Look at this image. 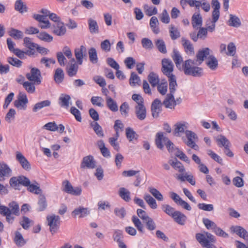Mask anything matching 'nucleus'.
I'll return each instance as SVG.
<instances>
[{
	"mask_svg": "<svg viewBox=\"0 0 248 248\" xmlns=\"http://www.w3.org/2000/svg\"><path fill=\"white\" fill-rule=\"evenodd\" d=\"M211 4L212 7L214 8V10L212 12V16L214 18L213 22H217L220 16V3L219 2L218 0H212Z\"/></svg>",
	"mask_w": 248,
	"mask_h": 248,
	"instance_id": "24",
	"label": "nucleus"
},
{
	"mask_svg": "<svg viewBox=\"0 0 248 248\" xmlns=\"http://www.w3.org/2000/svg\"><path fill=\"white\" fill-rule=\"evenodd\" d=\"M9 35L15 39H20L23 37V32L19 30L11 28L8 32Z\"/></svg>",
	"mask_w": 248,
	"mask_h": 248,
	"instance_id": "46",
	"label": "nucleus"
},
{
	"mask_svg": "<svg viewBox=\"0 0 248 248\" xmlns=\"http://www.w3.org/2000/svg\"><path fill=\"white\" fill-rule=\"evenodd\" d=\"M171 58L176 67L186 76L200 78L203 75V68L194 65V60L188 59L183 62L182 56L176 49H173Z\"/></svg>",
	"mask_w": 248,
	"mask_h": 248,
	"instance_id": "1",
	"label": "nucleus"
},
{
	"mask_svg": "<svg viewBox=\"0 0 248 248\" xmlns=\"http://www.w3.org/2000/svg\"><path fill=\"white\" fill-rule=\"evenodd\" d=\"M106 104L108 108L113 112H116L118 110V106L115 101L111 97L107 96L106 98Z\"/></svg>",
	"mask_w": 248,
	"mask_h": 248,
	"instance_id": "39",
	"label": "nucleus"
},
{
	"mask_svg": "<svg viewBox=\"0 0 248 248\" xmlns=\"http://www.w3.org/2000/svg\"><path fill=\"white\" fill-rule=\"evenodd\" d=\"M70 100L69 95L62 94L59 98V104L61 107L67 108L69 107Z\"/></svg>",
	"mask_w": 248,
	"mask_h": 248,
	"instance_id": "29",
	"label": "nucleus"
},
{
	"mask_svg": "<svg viewBox=\"0 0 248 248\" xmlns=\"http://www.w3.org/2000/svg\"><path fill=\"white\" fill-rule=\"evenodd\" d=\"M182 45L186 52L190 55L194 54V47L189 40L184 38L182 39Z\"/></svg>",
	"mask_w": 248,
	"mask_h": 248,
	"instance_id": "34",
	"label": "nucleus"
},
{
	"mask_svg": "<svg viewBox=\"0 0 248 248\" xmlns=\"http://www.w3.org/2000/svg\"><path fill=\"white\" fill-rule=\"evenodd\" d=\"M90 61L93 63H96L98 62L97 52L95 48L91 47L88 51Z\"/></svg>",
	"mask_w": 248,
	"mask_h": 248,
	"instance_id": "51",
	"label": "nucleus"
},
{
	"mask_svg": "<svg viewBox=\"0 0 248 248\" xmlns=\"http://www.w3.org/2000/svg\"><path fill=\"white\" fill-rule=\"evenodd\" d=\"M177 84H169V93L166 94V97L162 102L166 108L174 109V94L176 90Z\"/></svg>",
	"mask_w": 248,
	"mask_h": 248,
	"instance_id": "4",
	"label": "nucleus"
},
{
	"mask_svg": "<svg viewBox=\"0 0 248 248\" xmlns=\"http://www.w3.org/2000/svg\"><path fill=\"white\" fill-rule=\"evenodd\" d=\"M75 56L77 60V62L79 65L82 64L83 60L84 57L87 55V49L83 45L79 48H76L74 50Z\"/></svg>",
	"mask_w": 248,
	"mask_h": 248,
	"instance_id": "13",
	"label": "nucleus"
},
{
	"mask_svg": "<svg viewBox=\"0 0 248 248\" xmlns=\"http://www.w3.org/2000/svg\"><path fill=\"white\" fill-rule=\"evenodd\" d=\"M216 141L219 147L225 148L231 145L230 141L223 135H219L216 138Z\"/></svg>",
	"mask_w": 248,
	"mask_h": 248,
	"instance_id": "30",
	"label": "nucleus"
},
{
	"mask_svg": "<svg viewBox=\"0 0 248 248\" xmlns=\"http://www.w3.org/2000/svg\"><path fill=\"white\" fill-rule=\"evenodd\" d=\"M12 174V170L4 163H0V181L4 180V177H10Z\"/></svg>",
	"mask_w": 248,
	"mask_h": 248,
	"instance_id": "22",
	"label": "nucleus"
},
{
	"mask_svg": "<svg viewBox=\"0 0 248 248\" xmlns=\"http://www.w3.org/2000/svg\"><path fill=\"white\" fill-rule=\"evenodd\" d=\"M140 81V77L134 72L131 73L129 79V83L131 86H135L136 84H139Z\"/></svg>",
	"mask_w": 248,
	"mask_h": 248,
	"instance_id": "62",
	"label": "nucleus"
},
{
	"mask_svg": "<svg viewBox=\"0 0 248 248\" xmlns=\"http://www.w3.org/2000/svg\"><path fill=\"white\" fill-rule=\"evenodd\" d=\"M144 222L146 224V228L149 231H153L156 228V224L153 219L150 217H147V219L145 220Z\"/></svg>",
	"mask_w": 248,
	"mask_h": 248,
	"instance_id": "61",
	"label": "nucleus"
},
{
	"mask_svg": "<svg viewBox=\"0 0 248 248\" xmlns=\"http://www.w3.org/2000/svg\"><path fill=\"white\" fill-rule=\"evenodd\" d=\"M155 45L158 50L163 54H166L167 52L165 42L161 39H158L155 41Z\"/></svg>",
	"mask_w": 248,
	"mask_h": 248,
	"instance_id": "43",
	"label": "nucleus"
},
{
	"mask_svg": "<svg viewBox=\"0 0 248 248\" xmlns=\"http://www.w3.org/2000/svg\"><path fill=\"white\" fill-rule=\"evenodd\" d=\"M26 78L30 81L33 82L38 85L41 83V74L40 70L35 67H32L31 72L26 74Z\"/></svg>",
	"mask_w": 248,
	"mask_h": 248,
	"instance_id": "8",
	"label": "nucleus"
},
{
	"mask_svg": "<svg viewBox=\"0 0 248 248\" xmlns=\"http://www.w3.org/2000/svg\"><path fill=\"white\" fill-rule=\"evenodd\" d=\"M148 79L151 85L155 87L158 84L159 79L157 74L152 72H150L148 76Z\"/></svg>",
	"mask_w": 248,
	"mask_h": 248,
	"instance_id": "41",
	"label": "nucleus"
},
{
	"mask_svg": "<svg viewBox=\"0 0 248 248\" xmlns=\"http://www.w3.org/2000/svg\"><path fill=\"white\" fill-rule=\"evenodd\" d=\"M9 207L11 209L12 214L15 216H18L20 215L19 207L17 202L13 201L8 204Z\"/></svg>",
	"mask_w": 248,
	"mask_h": 248,
	"instance_id": "53",
	"label": "nucleus"
},
{
	"mask_svg": "<svg viewBox=\"0 0 248 248\" xmlns=\"http://www.w3.org/2000/svg\"><path fill=\"white\" fill-rule=\"evenodd\" d=\"M80 167L81 168H94L95 167V162L93 159V156L92 155H88L84 157L83 158Z\"/></svg>",
	"mask_w": 248,
	"mask_h": 248,
	"instance_id": "23",
	"label": "nucleus"
},
{
	"mask_svg": "<svg viewBox=\"0 0 248 248\" xmlns=\"http://www.w3.org/2000/svg\"><path fill=\"white\" fill-rule=\"evenodd\" d=\"M231 232L236 233L240 237L244 238L247 232L243 227L240 226H233L230 228Z\"/></svg>",
	"mask_w": 248,
	"mask_h": 248,
	"instance_id": "37",
	"label": "nucleus"
},
{
	"mask_svg": "<svg viewBox=\"0 0 248 248\" xmlns=\"http://www.w3.org/2000/svg\"><path fill=\"white\" fill-rule=\"evenodd\" d=\"M126 136L130 141L134 139H137L138 135L133 129L130 127H128L125 129Z\"/></svg>",
	"mask_w": 248,
	"mask_h": 248,
	"instance_id": "55",
	"label": "nucleus"
},
{
	"mask_svg": "<svg viewBox=\"0 0 248 248\" xmlns=\"http://www.w3.org/2000/svg\"><path fill=\"white\" fill-rule=\"evenodd\" d=\"M169 163L175 170H178V171L183 173L185 171V169L182 164L181 162L178 161L177 159H175L174 161L172 160H170L169 161Z\"/></svg>",
	"mask_w": 248,
	"mask_h": 248,
	"instance_id": "42",
	"label": "nucleus"
},
{
	"mask_svg": "<svg viewBox=\"0 0 248 248\" xmlns=\"http://www.w3.org/2000/svg\"><path fill=\"white\" fill-rule=\"evenodd\" d=\"M230 18L228 21V24L231 27L238 28L241 25V22L239 18L235 15L230 14Z\"/></svg>",
	"mask_w": 248,
	"mask_h": 248,
	"instance_id": "33",
	"label": "nucleus"
},
{
	"mask_svg": "<svg viewBox=\"0 0 248 248\" xmlns=\"http://www.w3.org/2000/svg\"><path fill=\"white\" fill-rule=\"evenodd\" d=\"M37 37L42 41L46 42H50L53 40V37L45 31L40 32L37 35Z\"/></svg>",
	"mask_w": 248,
	"mask_h": 248,
	"instance_id": "50",
	"label": "nucleus"
},
{
	"mask_svg": "<svg viewBox=\"0 0 248 248\" xmlns=\"http://www.w3.org/2000/svg\"><path fill=\"white\" fill-rule=\"evenodd\" d=\"M62 190L73 195L79 196L81 193L82 189L79 186L74 187L68 180H65L62 184Z\"/></svg>",
	"mask_w": 248,
	"mask_h": 248,
	"instance_id": "9",
	"label": "nucleus"
},
{
	"mask_svg": "<svg viewBox=\"0 0 248 248\" xmlns=\"http://www.w3.org/2000/svg\"><path fill=\"white\" fill-rule=\"evenodd\" d=\"M216 23L214 22L213 25L208 27V28L200 27L198 32V36L202 40H205L207 37L208 31L213 32L215 30Z\"/></svg>",
	"mask_w": 248,
	"mask_h": 248,
	"instance_id": "19",
	"label": "nucleus"
},
{
	"mask_svg": "<svg viewBox=\"0 0 248 248\" xmlns=\"http://www.w3.org/2000/svg\"><path fill=\"white\" fill-rule=\"evenodd\" d=\"M163 105L161 101L158 98L155 99L151 104V112L154 118H157L159 114L162 111V106Z\"/></svg>",
	"mask_w": 248,
	"mask_h": 248,
	"instance_id": "14",
	"label": "nucleus"
},
{
	"mask_svg": "<svg viewBox=\"0 0 248 248\" xmlns=\"http://www.w3.org/2000/svg\"><path fill=\"white\" fill-rule=\"evenodd\" d=\"M35 85L36 84L33 82L26 81L23 86L28 93L32 94L35 92Z\"/></svg>",
	"mask_w": 248,
	"mask_h": 248,
	"instance_id": "47",
	"label": "nucleus"
},
{
	"mask_svg": "<svg viewBox=\"0 0 248 248\" xmlns=\"http://www.w3.org/2000/svg\"><path fill=\"white\" fill-rule=\"evenodd\" d=\"M120 197L126 202H129L130 198V192L124 187H121L119 190Z\"/></svg>",
	"mask_w": 248,
	"mask_h": 248,
	"instance_id": "45",
	"label": "nucleus"
},
{
	"mask_svg": "<svg viewBox=\"0 0 248 248\" xmlns=\"http://www.w3.org/2000/svg\"><path fill=\"white\" fill-rule=\"evenodd\" d=\"M210 51V49L208 47L204 48L202 49H200L197 53L196 56V60L195 61H194V65H201L204 61V59L209 55Z\"/></svg>",
	"mask_w": 248,
	"mask_h": 248,
	"instance_id": "11",
	"label": "nucleus"
},
{
	"mask_svg": "<svg viewBox=\"0 0 248 248\" xmlns=\"http://www.w3.org/2000/svg\"><path fill=\"white\" fill-rule=\"evenodd\" d=\"M71 63L66 67V72L68 76L72 77L76 76L78 69V64L75 62L74 58L71 60Z\"/></svg>",
	"mask_w": 248,
	"mask_h": 248,
	"instance_id": "18",
	"label": "nucleus"
},
{
	"mask_svg": "<svg viewBox=\"0 0 248 248\" xmlns=\"http://www.w3.org/2000/svg\"><path fill=\"white\" fill-rule=\"evenodd\" d=\"M47 225L49 226V230L53 234L56 233L59 228L60 224V217L59 216L51 215L46 217Z\"/></svg>",
	"mask_w": 248,
	"mask_h": 248,
	"instance_id": "7",
	"label": "nucleus"
},
{
	"mask_svg": "<svg viewBox=\"0 0 248 248\" xmlns=\"http://www.w3.org/2000/svg\"><path fill=\"white\" fill-rule=\"evenodd\" d=\"M149 24L154 33L156 34L159 32L160 30L158 27L159 21L156 16H152L151 18Z\"/></svg>",
	"mask_w": 248,
	"mask_h": 248,
	"instance_id": "38",
	"label": "nucleus"
},
{
	"mask_svg": "<svg viewBox=\"0 0 248 248\" xmlns=\"http://www.w3.org/2000/svg\"><path fill=\"white\" fill-rule=\"evenodd\" d=\"M207 66L212 70H216L218 67V61L213 55H210L206 62Z\"/></svg>",
	"mask_w": 248,
	"mask_h": 248,
	"instance_id": "28",
	"label": "nucleus"
},
{
	"mask_svg": "<svg viewBox=\"0 0 248 248\" xmlns=\"http://www.w3.org/2000/svg\"><path fill=\"white\" fill-rule=\"evenodd\" d=\"M88 28L91 34H98L99 32V28L96 21L91 18L88 19Z\"/></svg>",
	"mask_w": 248,
	"mask_h": 248,
	"instance_id": "25",
	"label": "nucleus"
},
{
	"mask_svg": "<svg viewBox=\"0 0 248 248\" xmlns=\"http://www.w3.org/2000/svg\"><path fill=\"white\" fill-rule=\"evenodd\" d=\"M191 23L194 28L201 27L202 24V18L199 12L195 13L191 19Z\"/></svg>",
	"mask_w": 248,
	"mask_h": 248,
	"instance_id": "26",
	"label": "nucleus"
},
{
	"mask_svg": "<svg viewBox=\"0 0 248 248\" xmlns=\"http://www.w3.org/2000/svg\"><path fill=\"white\" fill-rule=\"evenodd\" d=\"M196 239L203 247L217 248L214 245L211 244V243L215 242L216 239L215 236L209 232H204V233H196Z\"/></svg>",
	"mask_w": 248,
	"mask_h": 248,
	"instance_id": "3",
	"label": "nucleus"
},
{
	"mask_svg": "<svg viewBox=\"0 0 248 248\" xmlns=\"http://www.w3.org/2000/svg\"><path fill=\"white\" fill-rule=\"evenodd\" d=\"M91 126L93 127L96 134L100 137H103L104 134L102 128L97 122H93L91 123Z\"/></svg>",
	"mask_w": 248,
	"mask_h": 248,
	"instance_id": "49",
	"label": "nucleus"
},
{
	"mask_svg": "<svg viewBox=\"0 0 248 248\" xmlns=\"http://www.w3.org/2000/svg\"><path fill=\"white\" fill-rule=\"evenodd\" d=\"M155 144L158 148L162 149L163 147L162 142H164L169 152H172L174 148V144L166 137H164L162 132H158L156 134Z\"/></svg>",
	"mask_w": 248,
	"mask_h": 248,
	"instance_id": "5",
	"label": "nucleus"
},
{
	"mask_svg": "<svg viewBox=\"0 0 248 248\" xmlns=\"http://www.w3.org/2000/svg\"><path fill=\"white\" fill-rule=\"evenodd\" d=\"M51 101L49 100H45L36 103L32 108V111L36 112L45 107L50 106Z\"/></svg>",
	"mask_w": 248,
	"mask_h": 248,
	"instance_id": "35",
	"label": "nucleus"
},
{
	"mask_svg": "<svg viewBox=\"0 0 248 248\" xmlns=\"http://www.w3.org/2000/svg\"><path fill=\"white\" fill-rule=\"evenodd\" d=\"M169 32L172 40H176L180 36V33L179 31L172 25L170 26Z\"/></svg>",
	"mask_w": 248,
	"mask_h": 248,
	"instance_id": "52",
	"label": "nucleus"
},
{
	"mask_svg": "<svg viewBox=\"0 0 248 248\" xmlns=\"http://www.w3.org/2000/svg\"><path fill=\"white\" fill-rule=\"evenodd\" d=\"M202 222L208 230L211 229L213 231L217 226L214 222L207 218H203Z\"/></svg>",
	"mask_w": 248,
	"mask_h": 248,
	"instance_id": "60",
	"label": "nucleus"
},
{
	"mask_svg": "<svg viewBox=\"0 0 248 248\" xmlns=\"http://www.w3.org/2000/svg\"><path fill=\"white\" fill-rule=\"evenodd\" d=\"M28 103V99L26 93L20 92L18 95L17 99L14 101V105L16 108L20 109H26Z\"/></svg>",
	"mask_w": 248,
	"mask_h": 248,
	"instance_id": "10",
	"label": "nucleus"
},
{
	"mask_svg": "<svg viewBox=\"0 0 248 248\" xmlns=\"http://www.w3.org/2000/svg\"><path fill=\"white\" fill-rule=\"evenodd\" d=\"M177 179L182 182H184L185 180L187 181L191 185H195L196 182L193 179V175H187L183 176V174H179L177 176Z\"/></svg>",
	"mask_w": 248,
	"mask_h": 248,
	"instance_id": "48",
	"label": "nucleus"
},
{
	"mask_svg": "<svg viewBox=\"0 0 248 248\" xmlns=\"http://www.w3.org/2000/svg\"><path fill=\"white\" fill-rule=\"evenodd\" d=\"M32 221L27 217L23 216L22 220L19 222V224L21 225L22 228L25 230H28L31 226V223Z\"/></svg>",
	"mask_w": 248,
	"mask_h": 248,
	"instance_id": "56",
	"label": "nucleus"
},
{
	"mask_svg": "<svg viewBox=\"0 0 248 248\" xmlns=\"http://www.w3.org/2000/svg\"><path fill=\"white\" fill-rule=\"evenodd\" d=\"M142 47L146 49L151 50L154 47V45L151 40L148 38H143L141 40Z\"/></svg>",
	"mask_w": 248,
	"mask_h": 248,
	"instance_id": "54",
	"label": "nucleus"
},
{
	"mask_svg": "<svg viewBox=\"0 0 248 248\" xmlns=\"http://www.w3.org/2000/svg\"><path fill=\"white\" fill-rule=\"evenodd\" d=\"M135 114L136 117L140 121H143L146 118L147 111L144 105H135Z\"/></svg>",
	"mask_w": 248,
	"mask_h": 248,
	"instance_id": "16",
	"label": "nucleus"
},
{
	"mask_svg": "<svg viewBox=\"0 0 248 248\" xmlns=\"http://www.w3.org/2000/svg\"><path fill=\"white\" fill-rule=\"evenodd\" d=\"M56 57L59 64L62 66H64L67 62V60L63 53L61 51L58 52L56 53Z\"/></svg>",
	"mask_w": 248,
	"mask_h": 248,
	"instance_id": "64",
	"label": "nucleus"
},
{
	"mask_svg": "<svg viewBox=\"0 0 248 248\" xmlns=\"http://www.w3.org/2000/svg\"><path fill=\"white\" fill-rule=\"evenodd\" d=\"M144 9L146 14L149 16L156 15L157 13V9L155 7L149 6L147 4H145Z\"/></svg>",
	"mask_w": 248,
	"mask_h": 248,
	"instance_id": "57",
	"label": "nucleus"
},
{
	"mask_svg": "<svg viewBox=\"0 0 248 248\" xmlns=\"http://www.w3.org/2000/svg\"><path fill=\"white\" fill-rule=\"evenodd\" d=\"M90 211L88 208H84L82 206H79L75 209L72 212V215L74 217L78 216L79 217H84L89 215Z\"/></svg>",
	"mask_w": 248,
	"mask_h": 248,
	"instance_id": "21",
	"label": "nucleus"
},
{
	"mask_svg": "<svg viewBox=\"0 0 248 248\" xmlns=\"http://www.w3.org/2000/svg\"><path fill=\"white\" fill-rule=\"evenodd\" d=\"M186 138H183L184 142L188 147L195 150H199V146L196 142L198 140L197 134L191 130H186Z\"/></svg>",
	"mask_w": 248,
	"mask_h": 248,
	"instance_id": "6",
	"label": "nucleus"
},
{
	"mask_svg": "<svg viewBox=\"0 0 248 248\" xmlns=\"http://www.w3.org/2000/svg\"><path fill=\"white\" fill-rule=\"evenodd\" d=\"M16 159L18 161L22 168L26 170H29L31 169V164L24 155L20 152L16 153Z\"/></svg>",
	"mask_w": 248,
	"mask_h": 248,
	"instance_id": "15",
	"label": "nucleus"
},
{
	"mask_svg": "<svg viewBox=\"0 0 248 248\" xmlns=\"http://www.w3.org/2000/svg\"><path fill=\"white\" fill-rule=\"evenodd\" d=\"M14 8L16 11L19 12L21 14L27 12L28 10L26 4L22 0H16L15 3Z\"/></svg>",
	"mask_w": 248,
	"mask_h": 248,
	"instance_id": "31",
	"label": "nucleus"
},
{
	"mask_svg": "<svg viewBox=\"0 0 248 248\" xmlns=\"http://www.w3.org/2000/svg\"><path fill=\"white\" fill-rule=\"evenodd\" d=\"M144 199L150 207L153 209H156L157 205L155 200L149 194H145L144 195Z\"/></svg>",
	"mask_w": 248,
	"mask_h": 248,
	"instance_id": "44",
	"label": "nucleus"
},
{
	"mask_svg": "<svg viewBox=\"0 0 248 248\" xmlns=\"http://www.w3.org/2000/svg\"><path fill=\"white\" fill-rule=\"evenodd\" d=\"M170 198L178 205L181 206L185 209L190 211L191 207L188 203L183 200L176 193L170 192Z\"/></svg>",
	"mask_w": 248,
	"mask_h": 248,
	"instance_id": "12",
	"label": "nucleus"
},
{
	"mask_svg": "<svg viewBox=\"0 0 248 248\" xmlns=\"http://www.w3.org/2000/svg\"><path fill=\"white\" fill-rule=\"evenodd\" d=\"M38 208L37 211L41 212L45 210L47 207V202L46 198L44 195L40 194L39 196L38 202Z\"/></svg>",
	"mask_w": 248,
	"mask_h": 248,
	"instance_id": "40",
	"label": "nucleus"
},
{
	"mask_svg": "<svg viewBox=\"0 0 248 248\" xmlns=\"http://www.w3.org/2000/svg\"><path fill=\"white\" fill-rule=\"evenodd\" d=\"M148 190L152 195L158 201H162L163 200V195L157 189L150 187H149Z\"/></svg>",
	"mask_w": 248,
	"mask_h": 248,
	"instance_id": "59",
	"label": "nucleus"
},
{
	"mask_svg": "<svg viewBox=\"0 0 248 248\" xmlns=\"http://www.w3.org/2000/svg\"><path fill=\"white\" fill-rule=\"evenodd\" d=\"M161 71L163 74L168 78L169 84H177L176 77L173 74L174 64L171 60L164 58L161 61Z\"/></svg>",
	"mask_w": 248,
	"mask_h": 248,
	"instance_id": "2",
	"label": "nucleus"
},
{
	"mask_svg": "<svg viewBox=\"0 0 248 248\" xmlns=\"http://www.w3.org/2000/svg\"><path fill=\"white\" fill-rule=\"evenodd\" d=\"M159 17L161 21L163 23L168 24L170 22V18L169 15L166 9L163 10Z\"/></svg>",
	"mask_w": 248,
	"mask_h": 248,
	"instance_id": "63",
	"label": "nucleus"
},
{
	"mask_svg": "<svg viewBox=\"0 0 248 248\" xmlns=\"http://www.w3.org/2000/svg\"><path fill=\"white\" fill-rule=\"evenodd\" d=\"M21 228L18 229V230L15 232V236L14 237V242L18 247H22L26 244V241L24 239L22 234L19 232Z\"/></svg>",
	"mask_w": 248,
	"mask_h": 248,
	"instance_id": "36",
	"label": "nucleus"
},
{
	"mask_svg": "<svg viewBox=\"0 0 248 248\" xmlns=\"http://www.w3.org/2000/svg\"><path fill=\"white\" fill-rule=\"evenodd\" d=\"M188 125V123L186 122L176 123L175 124L173 135L176 137H180L182 134L185 133L186 130H187Z\"/></svg>",
	"mask_w": 248,
	"mask_h": 248,
	"instance_id": "17",
	"label": "nucleus"
},
{
	"mask_svg": "<svg viewBox=\"0 0 248 248\" xmlns=\"http://www.w3.org/2000/svg\"><path fill=\"white\" fill-rule=\"evenodd\" d=\"M64 73L63 70L61 68H57L54 75V80L57 84L61 83L64 79Z\"/></svg>",
	"mask_w": 248,
	"mask_h": 248,
	"instance_id": "32",
	"label": "nucleus"
},
{
	"mask_svg": "<svg viewBox=\"0 0 248 248\" xmlns=\"http://www.w3.org/2000/svg\"><path fill=\"white\" fill-rule=\"evenodd\" d=\"M178 224L183 225L187 219L186 216L180 211H176L172 217Z\"/></svg>",
	"mask_w": 248,
	"mask_h": 248,
	"instance_id": "27",
	"label": "nucleus"
},
{
	"mask_svg": "<svg viewBox=\"0 0 248 248\" xmlns=\"http://www.w3.org/2000/svg\"><path fill=\"white\" fill-rule=\"evenodd\" d=\"M132 221L138 231L142 232H143L144 226L139 218L136 216H133L132 217Z\"/></svg>",
	"mask_w": 248,
	"mask_h": 248,
	"instance_id": "58",
	"label": "nucleus"
},
{
	"mask_svg": "<svg viewBox=\"0 0 248 248\" xmlns=\"http://www.w3.org/2000/svg\"><path fill=\"white\" fill-rule=\"evenodd\" d=\"M52 28L53 29V33L58 36L64 35L66 31L64 23L62 21L58 22L57 23H54L52 26Z\"/></svg>",
	"mask_w": 248,
	"mask_h": 248,
	"instance_id": "20",
	"label": "nucleus"
}]
</instances>
